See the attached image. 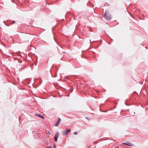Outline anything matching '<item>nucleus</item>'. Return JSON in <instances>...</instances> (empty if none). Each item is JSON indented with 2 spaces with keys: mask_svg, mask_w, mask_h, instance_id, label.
I'll return each instance as SVG.
<instances>
[{
  "mask_svg": "<svg viewBox=\"0 0 148 148\" xmlns=\"http://www.w3.org/2000/svg\"><path fill=\"white\" fill-rule=\"evenodd\" d=\"M103 16L104 19L110 21L111 19V15L109 14L107 12H105Z\"/></svg>",
  "mask_w": 148,
  "mask_h": 148,
  "instance_id": "nucleus-1",
  "label": "nucleus"
},
{
  "mask_svg": "<svg viewBox=\"0 0 148 148\" xmlns=\"http://www.w3.org/2000/svg\"><path fill=\"white\" fill-rule=\"evenodd\" d=\"M71 131V129H68L66 131H64L62 132V134L63 135H67L69 132Z\"/></svg>",
  "mask_w": 148,
  "mask_h": 148,
  "instance_id": "nucleus-2",
  "label": "nucleus"
},
{
  "mask_svg": "<svg viewBox=\"0 0 148 148\" xmlns=\"http://www.w3.org/2000/svg\"><path fill=\"white\" fill-rule=\"evenodd\" d=\"M123 144L130 146H132L134 145L133 143L128 142H127V143H123Z\"/></svg>",
  "mask_w": 148,
  "mask_h": 148,
  "instance_id": "nucleus-3",
  "label": "nucleus"
},
{
  "mask_svg": "<svg viewBox=\"0 0 148 148\" xmlns=\"http://www.w3.org/2000/svg\"><path fill=\"white\" fill-rule=\"evenodd\" d=\"M59 135V133L58 132H57L55 135L54 139L55 141L56 142H57Z\"/></svg>",
  "mask_w": 148,
  "mask_h": 148,
  "instance_id": "nucleus-4",
  "label": "nucleus"
},
{
  "mask_svg": "<svg viewBox=\"0 0 148 148\" xmlns=\"http://www.w3.org/2000/svg\"><path fill=\"white\" fill-rule=\"evenodd\" d=\"M61 121V119L60 118H58V120L57 121V122L55 125V126H58V125L59 124V123H60V122Z\"/></svg>",
  "mask_w": 148,
  "mask_h": 148,
  "instance_id": "nucleus-5",
  "label": "nucleus"
},
{
  "mask_svg": "<svg viewBox=\"0 0 148 148\" xmlns=\"http://www.w3.org/2000/svg\"><path fill=\"white\" fill-rule=\"evenodd\" d=\"M35 115H37V116H38V117H41V118L43 119H44V117L43 116H41L39 114H35Z\"/></svg>",
  "mask_w": 148,
  "mask_h": 148,
  "instance_id": "nucleus-6",
  "label": "nucleus"
},
{
  "mask_svg": "<svg viewBox=\"0 0 148 148\" xmlns=\"http://www.w3.org/2000/svg\"><path fill=\"white\" fill-rule=\"evenodd\" d=\"M73 134L75 135H77V133L76 132H74Z\"/></svg>",
  "mask_w": 148,
  "mask_h": 148,
  "instance_id": "nucleus-7",
  "label": "nucleus"
},
{
  "mask_svg": "<svg viewBox=\"0 0 148 148\" xmlns=\"http://www.w3.org/2000/svg\"><path fill=\"white\" fill-rule=\"evenodd\" d=\"M53 147L54 148H56V146L55 145H53Z\"/></svg>",
  "mask_w": 148,
  "mask_h": 148,
  "instance_id": "nucleus-8",
  "label": "nucleus"
},
{
  "mask_svg": "<svg viewBox=\"0 0 148 148\" xmlns=\"http://www.w3.org/2000/svg\"><path fill=\"white\" fill-rule=\"evenodd\" d=\"M47 148H51V147L50 146H47Z\"/></svg>",
  "mask_w": 148,
  "mask_h": 148,
  "instance_id": "nucleus-9",
  "label": "nucleus"
},
{
  "mask_svg": "<svg viewBox=\"0 0 148 148\" xmlns=\"http://www.w3.org/2000/svg\"><path fill=\"white\" fill-rule=\"evenodd\" d=\"M3 23H5V21H4V22H3Z\"/></svg>",
  "mask_w": 148,
  "mask_h": 148,
  "instance_id": "nucleus-10",
  "label": "nucleus"
}]
</instances>
